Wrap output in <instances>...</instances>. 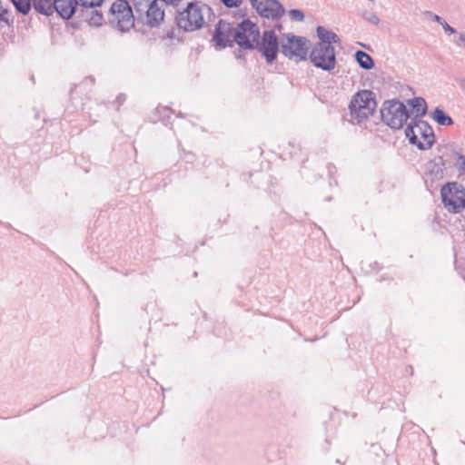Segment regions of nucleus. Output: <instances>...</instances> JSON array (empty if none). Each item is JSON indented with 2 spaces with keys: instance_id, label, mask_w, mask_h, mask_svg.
<instances>
[{
  "instance_id": "nucleus-1",
  "label": "nucleus",
  "mask_w": 465,
  "mask_h": 465,
  "mask_svg": "<svg viewBox=\"0 0 465 465\" xmlns=\"http://www.w3.org/2000/svg\"><path fill=\"white\" fill-rule=\"evenodd\" d=\"M213 15V9L202 1H192L186 7L178 12L176 23L185 32L199 30L206 24V18Z\"/></svg>"
},
{
  "instance_id": "nucleus-12",
  "label": "nucleus",
  "mask_w": 465,
  "mask_h": 465,
  "mask_svg": "<svg viewBox=\"0 0 465 465\" xmlns=\"http://www.w3.org/2000/svg\"><path fill=\"white\" fill-rule=\"evenodd\" d=\"M235 29L236 28H234L231 23L221 19L215 25L213 36V41L215 43V45L220 48H224L228 45L231 46L232 41H234Z\"/></svg>"
},
{
  "instance_id": "nucleus-3",
  "label": "nucleus",
  "mask_w": 465,
  "mask_h": 465,
  "mask_svg": "<svg viewBox=\"0 0 465 465\" xmlns=\"http://www.w3.org/2000/svg\"><path fill=\"white\" fill-rule=\"evenodd\" d=\"M405 134L410 143L420 150L430 149L435 141L432 127L427 122L416 118L407 126Z\"/></svg>"
},
{
  "instance_id": "nucleus-5",
  "label": "nucleus",
  "mask_w": 465,
  "mask_h": 465,
  "mask_svg": "<svg viewBox=\"0 0 465 465\" xmlns=\"http://www.w3.org/2000/svg\"><path fill=\"white\" fill-rule=\"evenodd\" d=\"M382 121L393 129H400L409 118V113L403 103L398 100L385 101L381 109Z\"/></svg>"
},
{
  "instance_id": "nucleus-11",
  "label": "nucleus",
  "mask_w": 465,
  "mask_h": 465,
  "mask_svg": "<svg viewBox=\"0 0 465 465\" xmlns=\"http://www.w3.org/2000/svg\"><path fill=\"white\" fill-rule=\"evenodd\" d=\"M180 1L181 0H153L142 23L151 27L159 25L164 18L163 5H177Z\"/></svg>"
},
{
  "instance_id": "nucleus-31",
  "label": "nucleus",
  "mask_w": 465,
  "mask_h": 465,
  "mask_svg": "<svg viewBox=\"0 0 465 465\" xmlns=\"http://www.w3.org/2000/svg\"><path fill=\"white\" fill-rule=\"evenodd\" d=\"M456 44H457L458 45H462V46L464 47V49H465V33H461V34H460V35H459V39H458V41L456 42Z\"/></svg>"
},
{
  "instance_id": "nucleus-21",
  "label": "nucleus",
  "mask_w": 465,
  "mask_h": 465,
  "mask_svg": "<svg viewBox=\"0 0 465 465\" xmlns=\"http://www.w3.org/2000/svg\"><path fill=\"white\" fill-rule=\"evenodd\" d=\"M432 119L437 122L440 125L450 126L453 124L452 118L446 114L443 110L436 108L431 114Z\"/></svg>"
},
{
  "instance_id": "nucleus-6",
  "label": "nucleus",
  "mask_w": 465,
  "mask_h": 465,
  "mask_svg": "<svg viewBox=\"0 0 465 465\" xmlns=\"http://www.w3.org/2000/svg\"><path fill=\"white\" fill-rule=\"evenodd\" d=\"M440 194L442 203L449 212L457 213L465 208V191L457 183L444 185Z\"/></svg>"
},
{
  "instance_id": "nucleus-28",
  "label": "nucleus",
  "mask_w": 465,
  "mask_h": 465,
  "mask_svg": "<svg viewBox=\"0 0 465 465\" xmlns=\"http://www.w3.org/2000/svg\"><path fill=\"white\" fill-rule=\"evenodd\" d=\"M79 2V5L83 7H94L99 6L103 0H76Z\"/></svg>"
},
{
  "instance_id": "nucleus-2",
  "label": "nucleus",
  "mask_w": 465,
  "mask_h": 465,
  "mask_svg": "<svg viewBox=\"0 0 465 465\" xmlns=\"http://www.w3.org/2000/svg\"><path fill=\"white\" fill-rule=\"evenodd\" d=\"M376 107L375 94L372 91H359L352 96L349 105L351 122L354 124H362L373 114Z\"/></svg>"
},
{
  "instance_id": "nucleus-27",
  "label": "nucleus",
  "mask_w": 465,
  "mask_h": 465,
  "mask_svg": "<svg viewBox=\"0 0 465 465\" xmlns=\"http://www.w3.org/2000/svg\"><path fill=\"white\" fill-rule=\"evenodd\" d=\"M288 15L292 21L295 22H302L305 17L303 12L300 9H291Z\"/></svg>"
},
{
  "instance_id": "nucleus-24",
  "label": "nucleus",
  "mask_w": 465,
  "mask_h": 465,
  "mask_svg": "<svg viewBox=\"0 0 465 465\" xmlns=\"http://www.w3.org/2000/svg\"><path fill=\"white\" fill-rule=\"evenodd\" d=\"M433 20L442 26L446 34L453 35L456 33V30L452 26H450L441 16L434 15Z\"/></svg>"
},
{
  "instance_id": "nucleus-18",
  "label": "nucleus",
  "mask_w": 465,
  "mask_h": 465,
  "mask_svg": "<svg viewBox=\"0 0 465 465\" xmlns=\"http://www.w3.org/2000/svg\"><path fill=\"white\" fill-rule=\"evenodd\" d=\"M14 23V15L12 10L0 2V28L9 27Z\"/></svg>"
},
{
  "instance_id": "nucleus-20",
  "label": "nucleus",
  "mask_w": 465,
  "mask_h": 465,
  "mask_svg": "<svg viewBox=\"0 0 465 465\" xmlns=\"http://www.w3.org/2000/svg\"><path fill=\"white\" fill-rule=\"evenodd\" d=\"M355 59L359 65L365 70H370L374 66V62L371 56L363 51H357L355 53Z\"/></svg>"
},
{
  "instance_id": "nucleus-8",
  "label": "nucleus",
  "mask_w": 465,
  "mask_h": 465,
  "mask_svg": "<svg viewBox=\"0 0 465 465\" xmlns=\"http://www.w3.org/2000/svg\"><path fill=\"white\" fill-rule=\"evenodd\" d=\"M312 64L323 71H331L336 66V54L334 47L316 44L310 53Z\"/></svg>"
},
{
  "instance_id": "nucleus-30",
  "label": "nucleus",
  "mask_w": 465,
  "mask_h": 465,
  "mask_svg": "<svg viewBox=\"0 0 465 465\" xmlns=\"http://www.w3.org/2000/svg\"><path fill=\"white\" fill-rule=\"evenodd\" d=\"M221 2L228 8L239 7L243 0H221Z\"/></svg>"
},
{
  "instance_id": "nucleus-15",
  "label": "nucleus",
  "mask_w": 465,
  "mask_h": 465,
  "mask_svg": "<svg viewBox=\"0 0 465 465\" xmlns=\"http://www.w3.org/2000/svg\"><path fill=\"white\" fill-rule=\"evenodd\" d=\"M317 35L320 38V42L317 43L318 45L333 47L331 44H338L340 43L339 36L327 30L325 27L319 25L316 28Z\"/></svg>"
},
{
  "instance_id": "nucleus-9",
  "label": "nucleus",
  "mask_w": 465,
  "mask_h": 465,
  "mask_svg": "<svg viewBox=\"0 0 465 465\" xmlns=\"http://www.w3.org/2000/svg\"><path fill=\"white\" fill-rule=\"evenodd\" d=\"M259 52L265 57L268 64H272L277 57L280 49V42L273 30H266L263 32L262 40L255 45Z\"/></svg>"
},
{
  "instance_id": "nucleus-32",
  "label": "nucleus",
  "mask_w": 465,
  "mask_h": 465,
  "mask_svg": "<svg viewBox=\"0 0 465 465\" xmlns=\"http://www.w3.org/2000/svg\"><path fill=\"white\" fill-rule=\"evenodd\" d=\"M458 83H459L460 89L465 93V78L459 79Z\"/></svg>"
},
{
  "instance_id": "nucleus-13",
  "label": "nucleus",
  "mask_w": 465,
  "mask_h": 465,
  "mask_svg": "<svg viewBox=\"0 0 465 465\" xmlns=\"http://www.w3.org/2000/svg\"><path fill=\"white\" fill-rule=\"evenodd\" d=\"M54 11L64 19H70L76 11L79 2L76 0H54Z\"/></svg>"
},
{
  "instance_id": "nucleus-4",
  "label": "nucleus",
  "mask_w": 465,
  "mask_h": 465,
  "mask_svg": "<svg viewBox=\"0 0 465 465\" xmlns=\"http://www.w3.org/2000/svg\"><path fill=\"white\" fill-rule=\"evenodd\" d=\"M309 44L310 41L304 36L284 34L280 40V50L291 60L303 61L308 55Z\"/></svg>"
},
{
  "instance_id": "nucleus-7",
  "label": "nucleus",
  "mask_w": 465,
  "mask_h": 465,
  "mask_svg": "<svg viewBox=\"0 0 465 465\" xmlns=\"http://www.w3.org/2000/svg\"><path fill=\"white\" fill-rule=\"evenodd\" d=\"M260 31L258 26L250 20H243L234 32V42L242 48L253 49L259 44Z\"/></svg>"
},
{
  "instance_id": "nucleus-14",
  "label": "nucleus",
  "mask_w": 465,
  "mask_h": 465,
  "mask_svg": "<svg viewBox=\"0 0 465 465\" xmlns=\"http://www.w3.org/2000/svg\"><path fill=\"white\" fill-rule=\"evenodd\" d=\"M134 18L133 9H125L121 15H117L114 20H116L117 28L121 32H125L134 26Z\"/></svg>"
},
{
  "instance_id": "nucleus-17",
  "label": "nucleus",
  "mask_w": 465,
  "mask_h": 465,
  "mask_svg": "<svg viewBox=\"0 0 465 465\" xmlns=\"http://www.w3.org/2000/svg\"><path fill=\"white\" fill-rule=\"evenodd\" d=\"M408 104L411 106L413 113L416 114V118L422 117L427 113V103L422 97H414L410 99Z\"/></svg>"
},
{
  "instance_id": "nucleus-26",
  "label": "nucleus",
  "mask_w": 465,
  "mask_h": 465,
  "mask_svg": "<svg viewBox=\"0 0 465 465\" xmlns=\"http://www.w3.org/2000/svg\"><path fill=\"white\" fill-rule=\"evenodd\" d=\"M456 160L454 165L459 172L465 173V156L460 153L455 152Z\"/></svg>"
},
{
  "instance_id": "nucleus-16",
  "label": "nucleus",
  "mask_w": 465,
  "mask_h": 465,
  "mask_svg": "<svg viewBox=\"0 0 465 465\" xmlns=\"http://www.w3.org/2000/svg\"><path fill=\"white\" fill-rule=\"evenodd\" d=\"M35 10L40 14L50 15L54 11V0H32Z\"/></svg>"
},
{
  "instance_id": "nucleus-10",
  "label": "nucleus",
  "mask_w": 465,
  "mask_h": 465,
  "mask_svg": "<svg viewBox=\"0 0 465 465\" xmlns=\"http://www.w3.org/2000/svg\"><path fill=\"white\" fill-rule=\"evenodd\" d=\"M252 7L264 18L277 20L281 18L285 9L277 0H249Z\"/></svg>"
},
{
  "instance_id": "nucleus-29",
  "label": "nucleus",
  "mask_w": 465,
  "mask_h": 465,
  "mask_svg": "<svg viewBox=\"0 0 465 465\" xmlns=\"http://www.w3.org/2000/svg\"><path fill=\"white\" fill-rule=\"evenodd\" d=\"M103 15L97 11L93 12L89 23L93 25L98 26L102 25Z\"/></svg>"
},
{
  "instance_id": "nucleus-19",
  "label": "nucleus",
  "mask_w": 465,
  "mask_h": 465,
  "mask_svg": "<svg viewBox=\"0 0 465 465\" xmlns=\"http://www.w3.org/2000/svg\"><path fill=\"white\" fill-rule=\"evenodd\" d=\"M153 0H135L134 3V16L142 23L147 9L151 6Z\"/></svg>"
},
{
  "instance_id": "nucleus-25",
  "label": "nucleus",
  "mask_w": 465,
  "mask_h": 465,
  "mask_svg": "<svg viewBox=\"0 0 465 465\" xmlns=\"http://www.w3.org/2000/svg\"><path fill=\"white\" fill-rule=\"evenodd\" d=\"M362 17L365 21L374 25H378L381 22L379 16L375 13L371 11L363 12Z\"/></svg>"
},
{
  "instance_id": "nucleus-22",
  "label": "nucleus",
  "mask_w": 465,
  "mask_h": 465,
  "mask_svg": "<svg viewBox=\"0 0 465 465\" xmlns=\"http://www.w3.org/2000/svg\"><path fill=\"white\" fill-rule=\"evenodd\" d=\"M17 12L27 15L31 10L32 0H11Z\"/></svg>"
},
{
  "instance_id": "nucleus-23",
  "label": "nucleus",
  "mask_w": 465,
  "mask_h": 465,
  "mask_svg": "<svg viewBox=\"0 0 465 465\" xmlns=\"http://www.w3.org/2000/svg\"><path fill=\"white\" fill-rule=\"evenodd\" d=\"M125 9H132L126 0H118L114 3L110 8L113 15L115 17L117 15H121Z\"/></svg>"
}]
</instances>
